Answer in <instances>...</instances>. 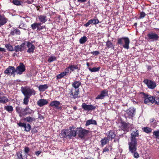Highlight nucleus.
Wrapping results in <instances>:
<instances>
[{"label": "nucleus", "mask_w": 159, "mask_h": 159, "mask_svg": "<svg viewBox=\"0 0 159 159\" xmlns=\"http://www.w3.org/2000/svg\"><path fill=\"white\" fill-rule=\"evenodd\" d=\"M21 91L25 96L23 99V104L27 105L29 102V99L32 95H34L36 94L35 91L33 89L28 86L22 87Z\"/></svg>", "instance_id": "obj_1"}, {"label": "nucleus", "mask_w": 159, "mask_h": 159, "mask_svg": "<svg viewBox=\"0 0 159 159\" xmlns=\"http://www.w3.org/2000/svg\"><path fill=\"white\" fill-rule=\"evenodd\" d=\"M75 128L74 126H70L69 129H65L61 131L60 134L62 138H67V137L71 139L73 137H75L77 134V130H72V129Z\"/></svg>", "instance_id": "obj_2"}, {"label": "nucleus", "mask_w": 159, "mask_h": 159, "mask_svg": "<svg viewBox=\"0 0 159 159\" xmlns=\"http://www.w3.org/2000/svg\"><path fill=\"white\" fill-rule=\"evenodd\" d=\"M15 110L16 113L18 114L19 116L22 117L31 114L33 111L29 106L23 108L22 107L18 106L16 107Z\"/></svg>", "instance_id": "obj_3"}, {"label": "nucleus", "mask_w": 159, "mask_h": 159, "mask_svg": "<svg viewBox=\"0 0 159 159\" xmlns=\"http://www.w3.org/2000/svg\"><path fill=\"white\" fill-rule=\"evenodd\" d=\"M117 44L122 46L124 48L128 49L130 42L129 39L127 37L118 38L117 39Z\"/></svg>", "instance_id": "obj_4"}, {"label": "nucleus", "mask_w": 159, "mask_h": 159, "mask_svg": "<svg viewBox=\"0 0 159 159\" xmlns=\"http://www.w3.org/2000/svg\"><path fill=\"white\" fill-rule=\"evenodd\" d=\"M143 96V98L144 99V102L145 104L149 103H155L156 96H152L150 95L146 94L143 92L141 93Z\"/></svg>", "instance_id": "obj_5"}, {"label": "nucleus", "mask_w": 159, "mask_h": 159, "mask_svg": "<svg viewBox=\"0 0 159 159\" xmlns=\"http://www.w3.org/2000/svg\"><path fill=\"white\" fill-rule=\"evenodd\" d=\"M77 134L79 138L82 139L87 136L89 133V130L83 128L82 127H77Z\"/></svg>", "instance_id": "obj_6"}, {"label": "nucleus", "mask_w": 159, "mask_h": 159, "mask_svg": "<svg viewBox=\"0 0 159 159\" xmlns=\"http://www.w3.org/2000/svg\"><path fill=\"white\" fill-rule=\"evenodd\" d=\"M125 112L124 115L126 119L127 118L133 119L135 115L136 110L134 107H130Z\"/></svg>", "instance_id": "obj_7"}, {"label": "nucleus", "mask_w": 159, "mask_h": 159, "mask_svg": "<svg viewBox=\"0 0 159 159\" xmlns=\"http://www.w3.org/2000/svg\"><path fill=\"white\" fill-rule=\"evenodd\" d=\"M139 136V130H137L136 131L133 132L131 134L130 141L128 143V145L137 144V142L136 137Z\"/></svg>", "instance_id": "obj_8"}, {"label": "nucleus", "mask_w": 159, "mask_h": 159, "mask_svg": "<svg viewBox=\"0 0 159 159\" xmlns=\"http://www.w3.org/2000/svg\"><path fill=\"white\" fill-rule=\"evenodd\" d=\"M129 150L133 154L134 157L137 158L139 157V154L137 152V144L129 145Z\"/></svg>", "instance_id": "obj_9"}, {"label": "nucleus", "mask_w": 159, "mask_h": 159, "mask_svg": "<svg viewBox=\"0 0 159 159\" xmlns=\"http://www.w3.org/2000/svg\"><path fill=\"white\" fill-rule=\"evenodd\" d=\"M148 39L152 42H156L158 41L159 39V35L156 33L151 32L147 35Z\"/></svg>", "instance_id": "obj_10"}, {"label": "nucleus", "mask_w": 159, "mask_h": 159, "mask_svg": "<svg viewBox=\"0 0 159 159\" xmlns=\"http://www.w3.org/2000/svg\"><path fill=\"white\" fill-rule=\"evenodd\" d=\"M149 89H153L156 87L157 85L155 82L148 79H145L143 81Z\"/></svg>", "instance_id": "obj_11"}, {"label": "nucleus", "mask_w": 159, "mask_h": 159, "mask_svg": "<svg viewBox=\"0 0 159 159\" xmlns=\"http://www.w3.org/2000/svg\"><path fill=\"white\" fill-rule=\"evenodd\" d=\"M79 89H74L73 88L71 89L69 93L70 97L74 99L79 98L80 97V96H78L79 94Z\"/></svg>", "instance_id": "obj_12"}, {"label": "nucleus", "mask_w": 159, "mask_h": 159, "mask_svg": "<svg viewBox=\"0 0 159 159\" xmlns=\"http://www.w3.org/2000/svg\"><path fill=\"white\" fill-rule=\"evenodd\" d=\"M25 70H5L4 73L8 75H13L15 76V73H16L17 75H21Z\"/></svg>", "instance_id": "obj_13"}, {"label": "nucleus", "mask_w": 159, "mask_h": 159, "mask_svg": "<svg viewBox=\"0 0 159 159\" xmlns=\"http://www.w3.org/2000/svg\"><path fill=\"white\" fill-rule=\"evenodd\" d=\"M81 107L84 111H90L94 110L96 108V106H94L91 104L87 105L85 103H82Z\"/></svg>", "instance_id": "obj_14"}, {"label": "nucleus", "mask_w": 159, "mask_h": 159, "mask_svg": "<svg viewBox=\"0 0 159 159\" xmlns=\"http://www.w3.org/2000/svg\"><path fill=\"white\" fill-rule=\"evenodd\" d=\"M108 95V91L107 89H104L96 97V99H102Z\"/></svg>", "instance_id": "obj_15"}, {"label": "nucleus", "mask_w": 159, "mask_h": 159, "mask_svg": "<svg viewBox=\"0 0 159 159\" xmlns=\"http://www.w3.org/2000/svg\"><path fill=\"white\" fill-rule=\"evenodd\" d=\"M120 123L121 125L120 126V128L122 130L126 132L129 131V123H126L124 121H122Z\"/></svg>", "instance_id": "obj_16"}, {"label": "nucleus", "mask_w": 159, "mask_h": 159, "mask_svg": "<svg viewBox=\"0 0 159 159\" xmlns=\"http://www.w3.org/2000/svg\"><path fill=\"white\" fill-rule=\"evenodd\" d=\"M27 47L28 48L27 52L29 53H33L35 47L34 44L29 41L27 42Z\"/></svg>", "instance_id": "obj_17"}, {"label": "nucleus", "mask_w": 159, "mask_h": 159, "mask_svg": "<svg viewBox=\"0 0 159 159\" xmlns=\"http://www.w3.org/2000/svg\"><path fill=\"white\" fill-rule=\"evenodd\" d=\"M6 70H16L14 66H9ZM16 70H25V67L23 63L20 62Z\"/></svg>", "instance_id": "obj_18"}, {"label": "nucleus", "mask_w": 159, "mask_h": 159, "mask_svg": "<svg viewBox=\"0 0 159 159\" xmlns=\"http://www.w3.org/2000/svg\"><path fill=\"white\" fill-rule=\"evenodd\" d=\"M47 16L45 15H39L37 18L38 19V20L39 21L41 24L45 23L47 21Z\"/></svg>", "instance_id": "obj_19"}, {"label": "nucleus", "mask_w": 159, "mask_h": 159, "mask_svg": "<svg viewBox=\"0 0 159 159\" xmlns=\"http://www.w3.org/2000/svg\"><path fill=\"white\" fill-rule=\"evenodd\" d=\"M20 31L17 28H15L13 27L11 30L10 35L11 36H14L15 35H20Z\"/></svg>", "instance_id": "obj_20"}, {"label": "nucleus", "mask_w": 159, "mask_h": 159, "mask_svg": "<svg viewBox=\"0 0 159 159\" xmlns=\"http://www.w3.org/2000/svg\"><path fill=\"white\" fill-rule=\"evenodd\" d=\"M48 103V101L46 99H41L39 100L37 102L38 105L40 107L47 104Z\"/></svg>", "instance_id": "obj_21"}, {"label": "nucleus", "mask_w": 159, "mask_h": 159, "mask_svg": "<svg viewBox=\"0 0 159 159\" xmlns=\"http://www.w3.org/2000/svg\"><path fill=\"white\" fill-rule=\"evenodd\" d=\"M7 20L4 15L0 14V26L5 24L7 22Z\"/></svg>", "instance_id": "obj_22"}, {"label": "nucleus", "mask_w": 159, "mask_h": 159, "mask_svg": "<svg viewBox=\"0 0 159 159\" xmlns=\"http://www.w3.org/2000/svg\"><path fill=\"white\" fill-rule=\"evenodd\" d=\"M40 23L35 22L32 24L31 25V27L33 30H35L36 29V31H39V27L41 25Z\"/></svg>", "instance_id": "obj_23"}, {"label": "nucleus", "mask_w": 159, "mask_h": 159, "mask_svg": "<svg viewBox=\"0 0 159 159\" xmlns=\"http://www.w3.org/2000/svg\"><path fill=\"white\" fill-rule=\"evenodd\" d=\"M61 103L59 101H52L49 104V106L52 107H54L58 109H59V106Z\"/></svg>", "instance_id": "obj_24"}, {"label": "nucleus", "mask_w": 159, "mask_h": 159, "mask_svg": "<svg viewBox=\"0 0 159 159\" xmlns=\"http://www.w3.org/2000/svg\"><path fill=\"white\" fill-rule=\"evenodd\" d=\"M107 138L109 139H111V140H112V139H114L116 135L114 131L113 130L109 131L108 133L107 134Z\"/></svg>", "instance_id": "obj_25"}, {"label": "nucleus", "mask_w": 159, "mask_h": 159, "mask_svg": "<svg viewBox=\"0 0 159 159\" xmlns=\"http://www.w3.org/2000/svg\"><path fill=\"white\" fill-rule=\"evenodd\" d=\"M109 139L107 137H105L102 139L100 141L101 147H103L107 143H109Z\"/></svg>", "instance_id": "obj_26"}, {"label": "nucleus", "mask_w": 159, "mask_h": 159, "mask_svg": "<svg viewBox=\"0 0 159 159\" xmlns=\"http://www.w3.org/2000/svg\"><path fill=\"white\" fill-rule=\"evenodd\" d=\"M24 120L26 122L31 123L33 121H35V119L34 117L33 116H29L24 118Z\"/></svg>", "instance_id": "obj_27"}, {"label": "nucleus", "mask_w": 159, "mask_h": 159, "mask_svg": "<svg viewBox=\"0 0 159 159\" xmlns=\"http://www.w3.org/2000/svg\"><path fill=\"white\" fill-rule=\"evenodd\" d=\"M106 46L108 48H110L111 49H114L115 48L114 45L109 40H108L106 42Z\"/></svg>", "instance_id": "obj_28"}, {"label": "nucleus", "mask_w": 159, "mask_h": 159, "mask_svg": "<svg viewBox=\"0 0 159 159\" xmlns=\"http://www.w3.org/2000/svg\"><path fill=\"white\" fill-rule=\"evenodd\" d=\"M91 124L97 125V122L95 120L91 119L86 121L85 125L87 126Z\"/></svg>", "instance_id": "obj_29"}, {"label": "nucleus", "mask_w": 159, "mask_h": 159, "mask_svg": "<svg viewBox=\"0 0 159 159\" xmlns=\"http://www.w3.org/2000/svg\"><path fill=\"white\" fill-rule=\"evenodd\" d=\"M69 72H63L57 76V79H60L68 75Z\"/></svg>", "instance_id": "obj_30"}, {"label": "nucleus", "mask_w": 159, "mask_h": 159, "mask_svg": "<svg viewBox=\"0 0 159 159\" xmlns=\"http://www.w3.org/2000/svg\"><path fill=\"white\" fill-rule=\"evenodd\" d=\"M48 88V86L47 84L44 85H40L39 86V90L40 92H43L45 90L47 89Z\"/></svg>", "instance_id": "obj_31"}, {"label": "nucleus", "mask_w": 159, "mask_h": 159, "mask_svg": "<svg viewBox=\"0 0 159 159\" xmlns=\"http://www.w3.org/2000/svg\"><path fill=\"white\" fill-rule=\"evenodd\" d=\"M81 84V82L79 81H75L72 84V86L75 89H77Z\"/></svg>", "instance_id": "obj_32"}, {"label": "nucleus", "mask_w": 159, "mask_h": 159, "mask_svg": "<svg viewBox=\"0 0 159 159\" xmlns=\"http://www.w3.org/2000/svg\"><path fill=\"white\" fill-rule=\"evenodd\" d=\"M4 109L9 113H11L14 110L13 107L11 105H7L5 106L4 107Z\"/></svg>", "instance_id": "obj_33"}, {"label": "nucleus", "mask_w": 159, "mask_h": 159, "mask_svg": "<svg viewBox=\"0 0 159 159\" xmlns=\"http://www.w3.org/2000/svg\"><path fill=\"white\" fill-rule=\"evenodd\" d=\"M8 102L7 98L5 96H0V102L5 104Z\"/></svg>", "instance_id": "obj_34"}, {"label": "nucleus", "mask_w": 159, "mask_h": 159, "mask_svg": "<svg viewBox=\"0 0 159 159\" xmlns=\"http://www.w3.org/2000/svg\"><path fill=\"white\" fill-rule=\"evenodd\" d=\"M112 148V146L110 145L106 146L103 149L102 151V153H104L105 152H106L111 151Z\"/></svg>", "instance_id": "obj_35"}, {"label": "nucleus", "mask_w": 159, "mask_h": 159, "mask_svg": "<svg viewBox=\"0 0 159 159\" xmlns=\"http://www.w3.org/2000/svg\"><path fill=\"white\" fill-rule=\"evenodd\" d=\"M87 40V38L86 36L82 37L79 40V42L81 44L84 43Z\"/></svg>", "instance_id": "obj_36"}, {"label": "nucleus", "mask_w": 159, "mask_h": 159, "mask_svg": "<svg viewBox=\"0 0 159 159\" xmlns=\"http://www.w3.org/2000/svg\"><path fill=\"white\" fill-rule=\"evenodd\" d=\"M5 46L9 51H14V49L13 46L11 45L10 44H6L5 45Z\"/></svg>", "instance_id": "obj_37"}, {"label": "nucleus", "mask_w": 159, "mask_h": 159, "mask_svg": "<svg viewBox=\"0 0 159 159\" xmlns=\"http://www.w3.org/2000/svg\"><path fill=\"white\" fill-rule=\"evenodd\" d=\"M21 153V151H19L16 152V159H24Z\"/></svg>", "instance_id": "obj_38"}, {"label": "nucleus", "mask_w": 159, "mask_h": 159, "mask_svg": "<svg viewBox=\"0 0 159 159\" xmlns=\"http://www.w3.org/2000/svg\"><path fill=\"white\" fill-rule=\"evenodd\" d=\"M142 129L144 132L148 134L152 132V129L151 128L148 127H145L142 128Z\"/></svg>", "instance_id": "obj_39"}, {"label": "nucleus", "mask_w": 159, "mask_h": 159, "mask_svg": "<svg viewBox=\"0 0 159 159\" xmlns=\"http://www.w3.org/2000/svg\"><path fill=\"white\" fill-rule=\"evenodd\" d=\"M12 3L15 5L19 6L21 5L22 3H24V1H20L18 0H13L12 1Z\"/></svg>", "instance_id": "obj_40"}, {"label": "nucleus", "mask_w": 159, "mask_h": 159, "mask_svg": "<svg viewBox=\"0 0 159 159\" xmlns=\"http://www.w3.org/2000/svg\"><path fill=\"white\" fill-rule=\"evenodd\" d=\"M153 134L154 138L159 139V129L158 130L154 131L153 133Z\"/></svg>", "instance_id": "obj_41"}, {"label": "nucleus", "mask_w": 159, "mask_h": 159, "mask_svg": "<svg viewBox=\"0 0 159 159\" xmlns=\"http://www.w3.org/2000/svg\"><path fill=\"white\" fill-rule=\"evenodd\" d=\"M57 60V58L54 55L50 57L48 60V61L49 63H51L54 61Z\"/></svg>", "instance_id": "obj_42"}, {"label": "nucleus", "mask_w": 159, "mask_h": 159, "mask_svg": "<svg viewBox=\"0 0 159 159\" xmlns=\"http://www.w3.org/2000/svg\"><path fill=\"white\" fill-rule=\"evenodd\" d=\"M24 151L25 155L26 156V157L27 155L30 156L29 152L30 151V149L28 147H25L24 149Z\"/></svg>", "instance_id": "obj_43"}, {"label": "nucleus", "mask_w": 159, "mask_h": 159, "mask_svg": "<svg viewBox=\"0 0 159 159\" xmlns=\"http://www.w3.org/2000/svg\"><path fill=\"white\" fill-rule=\"evenodd\" d=\"M14 51L16 52H22L21 49L19 45L15 46L14 48Z\"/></svg>", "instance_id": "obj_44"}, {"label": "nucleus", "mask_w": 159, "mask_h": 159, "mask_svg": "<svg viewBox=\"0 0 159 159\" xmlns=\"http://www.w3.org/2000/svg\"><path fill=\"white\" fill-rule=\"evenodd\" d=\"M26 45H27V42L25 41H24L21 45H19L22 51H23L25 48Z\"/></svg>", "instance_id": "obj_45"}, {"label": "nucleus", "mask_w": 159, "mask_h": 159, "mask_svg": "<svg viewBox=\"0 0 159 159\" xmlns=\"http://www.w3.org/2000/svg\"><path fill=\"white\" fill-rule=\"evenodd\" d=\"M150 123H153L152 124L153 127H155L157 125V123L156 120L154 118H152L150 120Z\"/></svg>", "instance_id": "obj_46"}, {"label": "nucleus", "mask_w": 159, "mask_h": 159, "mask_svg": "<svg viewBox=\"0 0 159 159\" xmlns=\"http://www.w3.org/2000/svg\"><path fill=\"white\" fill-rule=\"evenodd\" d=\"M67 69H70V70L77 69L78 68V66L76 65H71L68 66Z\"/></svg>", "instance_id": "obj_47"}, {"label": "nucleus", "mask_w": 159, "mask_h": 159, "mask_svg": "<svg viewBox=\"0 0 159 159\" xmlns=\"http://www.w3.org/2000/svg\"><path fill=\"white\" fill-rule=\"evenodd\" d=\"M18 125L20 127H23L24 128V129H25L26 128V126H27V124L24 123H22L21 122H20L18 123Z\"/></svg>", "instance_id": "obj_48"}, {"label": "nucleus", "mask_w": 159, "mask_h": 159, "mask_svg": "<svg viewBox=\"0 0 159 159\" xmlns=\"http://www.w3.org/2000/svg\"><path fill=\"white\" fill-rule=\"evenodd\" d=\"M31 129V126L29 124H27V126H26L25 129H24L25 131L26 132H29L30 131Z\"/></svg>", "instance_id": "obj_49"}, {"label": "nucleus", "mask_w": 159, "mask_h": 159, "mask_svg": "<svg viewBox=\"0 0 159 159\" xmlns=\"http://www.w3.org/2000/svg\"><path fill=\"white\" fill-rule=\"evenodd\" d=\"M91 20V21L92 22V23L93 24L96 25L97 24H98L99 22V20L98 19H92Z\"/></svg>", "instance_id": "obj_50"}, {"label": "nucleus", "mask_w": 159, "mask_h": 159, "mask_svg": "<svg viewBox=\"0 0 159 159\" xmlns=\"http://www.w3.org/2000/svg\"><path fill=\"white\" fill-rule=\"evenodd\" d=\"M90 53L92 54L94 56H98L99 53L100 52L99 51H95L93 52H90Z\"/></svg>", "instance_id": "obj_51"}, {"label": "nucleus", "mask_w": 159, "mask_h": 159, "mask_svg": "<svg viewBox=\"0 0 159 159\" xmlns=\"http://www.w3.org/2000/svg\"><path fill=\"white\" fill-rule=\"evenodd\" d=\"M140 15L139 18H143L145 16L146 14L144 12L142 11L140 13Z\"/></svg>", "instance_id": "obj_52"}, {"label": "nucleus", "mask_w": 159, "mask_h": 159, "mask_svg": "<svg viewBox=\"0 0 159 159\" xmlns=\"http://www.w3.org/2000/svg\"><path fill=\"white\" fill-rule=\"evenodd\" d=\"M92 22L91 21V20L90 19L89 20L87 23L84 24V26L85 27H87L89 26L90 24H92Z\"/></svg>", "instance_id": "obj_53"}, {"label": "nucleus", "mask_w": 159, "mask_h": 159, "mask_svg": "<svg viewBox=\"0 0 159 159\" xmlns=\"http://www.w3.org/2000/svg\"><path fill=\"white\" fill-rule=\"evenodd\" d=\"M155 104L157 105H159V97H156V99L155 101Z\"/></svg>", "instance_id": "obj_54"}, {"label": "nucleus", "mask_w": 159, "mask_h": 159, "mask_svg": "<svg viewBox=\"0 0 159 159\" xmlns=\"http://www.w3.org/2000/svg\"><path fill=\"white\" fill-rule=\"evenodd\" d=\"M45 29V30L46 29V26L45 25H42L40 26L39 27V31L41 30H42Z\"/></svg>", "instance_id": "obj_55"}, {"label": "nucleus", "mask_w": 159, "mask_h": 159, "mask_svg": "<svg viewBox=\"0 0 159 159\" xmlns=\"http://www.w3.org/2000/svg\"><path fill=\"white\" fill-rule=\"evenodd\" d=\"M31 132L32 134H34L38 132V131L36 129L33 128Z\"/></svg>", "instance_id": "obj_56"}, {"label": "nucleus", "mask_w": 159, "mask_h": 159, "mask_svg": "<svg viewBox=\"0 0 159 159\" xmlns=\"http://www.w3.org/2000/svg\"><path fill=\"white\" fill-rule=\"evenodd\" d=\"M33 1V0H27V1H25V2H26L27 3L30 4Z\"/></svg>", "instance_id": "obj_57"}, {"label": "nucleus", "mask_w": 159, "mask_h": 159, "mask_svg": "<svg viewBox=\"0 0 159 159\" xmlns=\"http://www.w3.org/2000/svg\"><path fill=\"white\" fill-rule=\"evenodd\" d=\"M41 152L40 151H39L35 152V154L37 156H38L41 153Z\"/></svg>", "instance_id": "obj_58"}, {"label": "nucleus", "mask_w": 159, "mask_h": 159, "mask_svg": "<svg viewBox=\"0 0 159 159\" xmlns=\"http://www.w3.org/2000/svg\"><path fill=\"white\" fill-rule=\"evenodd\" d=\"M25 25L23 23L21 24L20 25H19V28L22 29L23 27H24Z\"/></svg>", "instance_id": "obj_59"}, {"label": "nucleus", "mask_w": 159, "mask_h": 159, "mask_svg": "<svg viewBox=\"0 0 159 159\" xmlns=\"http://www.w3.org/2000/svg\"><path fill=\"white\" fill-rule=\"evenodd\" d=\"M100 68L99 67L98 68L93 67L92 68H89V70H99Z\"/></svg>", "instance_id": "obj_60"}, {"label": "nucleus", "mask_w": 159, "mask_h": 159, "mask_svg": "<svg viewBox=\"0 0 159 159\" xmlns=\"http://www.w3.org/2000/svg\"><path fill=\"white\" fill-rule=\"evenodd\" d=\"M0 52H5V49L3 48H0Z\"/></svg>", "instance_id": "obj_61"}, {"label": "nucleus", "mask_w": 159, "mask_h": 159, "mask_svg": "<svg viewBox=\"0 0 159 159\" xmlns=\"http://www.w3.org/2000/svg\"><path fill=\"white\" fill-rule=\"evenodd\" d=\"M44 118V117L43 116L41 115H40L39 116V118L40 119V120H41V119H43Z\"/></svg>", "instance_id": "obj_62"}, {"label": "nucleus", "mask_w": 159, "mask_h": 159, "mask_svg": "<svg viewBox=\"0 0 159 159\" xmlns=\"http://www.w3.org/2000/svg\"><path fill=\"white\" fill-rule=\"evenodd\" d=\"M86 1V0H78V2H85Z\"/></svg>", "instance_id": "obj_63"}, {"label": "nucleus", "mask_w": 159, "mask_h": 159, "mask_svg": "<svg viewBox=\"0 0 159 159\" xmlns=\"http://www.w3.org/2000/svg\"><path fill=\"white\" fill-rule=\"evenodd\" d=\"M32 75V73L28 74H27V75L28 76H30V77Z\"/></svg>", "instance_id": "obj_64"}]
</instances>
